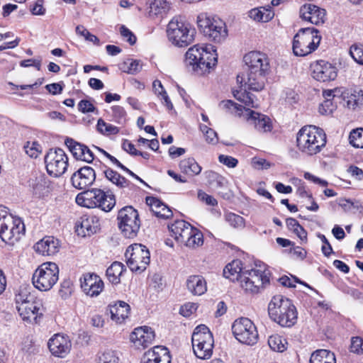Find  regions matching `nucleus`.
I'll use <instances>...</instances> for the list:
<instances>
[{"label":"nucleus","instance_id":"obj_60","mask_svg":"<svg viewBox=\"0 0 363 363\" xmlns=\"http://www.w3.org/2000/svg\"><path fill=\"white\" fill-rule=\"evenodd\" d=\"M318 238L321 240V241L324 244L321 248L323 255L325 257H329L332 253H333V248H332L329 241L328 240V239L326 238V237L324 235L319 234Z\"/></svg>","mask_w":363,"mask_h":363},{"label":"nucleus","instance_id":"obj_18","mask_svg":"<svg viewBox=\"0 0 363 363\" xmlns=\"http://www.w3.org/2000/svg\"><path fill=\"white\" fill-rule=\"evenodd\" d=\"M313 77L320 82L335 80L337 76V68L333 64L318 60L312 65Z\"/></svg>","mask_w":363,"mask_h":363},{"label":"nucleus","instance_id":"obj_48","mask_svg":"<svg viewBox=\"0 0 363 363\" xmlns=\"http://www.w3.org/2000/svg\"><path fill=\"white\" fill-rule=\"evenodd\" d=\"M24 150L29 157L36 158L41 153L42 147L38 142H27L24 145Z\"/></svg>","mask_w":363,"mask_h":363},{"label":"nucleus","instance_id":"obj_5","mask_svg":"<svg viewBox=\"0 0 363 363\" xmlns=\"http://www.w3.org/2000/svg\"><path fill=\"white\" fill-rule=\"evenodd\" d=\"M196 33V29L179 16L174 17L167 25L168 40L178 48H186L193 43Z\"/></svg>","mask_w":363,"mask_h":363},{"label":"nucleus","instance_id":"obj_30","mask_svg":"<svg viewBox=\"0 0 363 363\" xmlns=\"http://www.w3.org/2000/svg\"><path fill=\"white\" fill-rule=\"evenodd\" d=\"M341 95L350 109L355 110L363 106V91L359 89H345L341 92Z\"/></svg>","mask_w":363,"mask_h":363},{"label":"nucleus","instance_id":"obj_64","mask_svg":"<svg viewBox=\"0 0 363 363\" xmlns=\"http://www.w3.org/2000/svg\"><path fill=\"white\" fill-rule=\"evenodd\" d=\"M347 172L355 179L361 181L363 179V170L357 166L351 165Z\"/></svg>","mask_w":363,"mask_h":363},{"label":"nucleus","instance_id":"obj_54","mask_svg":"<svg viewBox=\"0 0 363 363\" xmlns=\"http://www.w3.org/2000/svg\"><path fill=\"white\" fill-rule=\"evenodd\" d=\"M350 351L353 353L363 354V339L359 337L352 338Z\"/></svg>","mask_w":363,"mask_h":363},{"label":"nucleus","instance_id":"obj_11","mask_svg":"<svg viewBox=\"0 0 363 363\" xmlns=\"http://www.w3.org/2000/svg\"><path fill=\"white\" fill-rule=\"evenodd\" d=\"M191 343L194 354L199 359H209L213 354V338L204 325L197 326L192 334Z\"/></svg>","mask_w":363,"mask_h":363},{"label":"nucleus","instance_id":"obj_3","mask_svg":"<svg viewBox=\"0 0 363 363\" xmlns=\"http://www.w3.org/2000/svg\"><path fill=\"white\" fill-rule=\"evenodd\" d=\"M323 130L315 125L301 128L296 135V147L303 154L313 156L319 153L326 145Z\"/></svg>","mask_w":363,"mask_h":363},{"label":"nucleus","instance_id":"obj_35","mask_svg":"<svg viewBox=\"0 0 363 363\" xmlns=\"http://www.w3.org/2000/svg\"><path fill=\"white\" fill-rule=\"evenodd\" d=\"M243 270L242 262L239 259H235L228 264L223 269V275L226 279L232 281H240Z\"/></svg>","mask_w":363,"mask_h":363},{"label":"nucleus","instance_id":"obj_58","mask_svg":"<svg viewBox=\"0 0 363 363\" xmlns=\"http://www.w3.org/2000/svg\"><path fill=\"white\" fill-rule=\"evenodd\" d=\"M220 163L225 164L228 167L234 168L237 166L238 161L235 157L228 155H220L218 157Z\"/></svg>","mask_w":363,"mask_h":363},{"label":"nucleus","instance_id":"obj_8","mask_svg":"<svg viewBox=\"0 0 363 363\" xmlns=\"http://www.w3.org/2000/svg\"><path fill=\"white\" fill-rule=\"evenodd\" d=\"M320 40L321 36L316 28H301L294 37L293 52L296 56H307L317 50Z\"/></svg>","mask_w":363,"mask_h":363},{"label":"nucleus","instance_id":"obj_17","mask_svg":"<svg viewBox=\"0 0 363 363\" xmlns=\"http://www.w3.org/2000/svg\"><path fill=\"white\" fill-rule=\"evenodd\" d=\"M45 163L48 173L58 177L67 170L68 157L62 149H50L45 156Z\"/></svg>","mask_w":363,"mask_h":363},{"label":"nucleus","instance_id":"obj_62","mask_svg":"<svg viewBox=\"0 0 363 363\" xmlns=\"http://www.w3.org/2000/svg\"><path fill=\"white\" fill-rule=\"evenodd\" d=\"M79 110L84 113L93 112L95 109L94 105L88 100H82L78 104Z\"/></svg>","mask_w":363,"mask_h":363},{"label":"nucleus","instance_id":"obj_37","mask_svg":"<svg viewBox=\"0 0 363 363\" xmlns=\"http://www.w3.org/2000/svg\"><path fill=\"white\" fill-rule=\"evenodd\" d=\"M310 363H335V357L328 350H318L311 354Z\"/></svg>","mask_w":363,"mask_h":363},{"label":"nucleus","instance_id":"obj_28","mask_svg":"<svg viewBox=\"0 0 363 363\" xmlns=\"http://www.w3.org/2000/svg\"><path fill=\"white\" fill-rule=\"evenodd\" d=\"M60 242L58 239L52 236H45L35 245L36 252L44 255L50 256L55 255L60 250Z\"/></svg>","mask_w":363,"mask_h":363},{"label":"nucleus","instance_id":"obj_22","mask_svg":"<svg viewBox=\"0 0 363 363\" xmlns=\"http://www.w3.org/2000/svg\"><path fill=\"white\" fill-rule=\"evenodd\" d=\"M325 10L312 4H306L300 9V17L312 24L323 23L325 19Z\"/></svg>","mask_w":363,"mask_h":363},{"label":"nucleus","instance_id":"obj_6","mask_svg":"<svg viewBox=\"0 0 363 363\" xmlns=\"http://www.w3.org/2000/svg\"><path fill=\"white\" fill-rule=\"evenodd\" d=\"M270 272L264 265L256 266L250 270L242 272L240 284L247 293H260L270 282Z\"/></svg>","mask_w":363,"mask_h":363},{"label":"nucleus","instance_id":"obj_2","mask_svg":"<svg viewBox=\"0 0 363 363\" xmlns=\"http://www.w3.org/2000/svg\"><path fill=\"white\" fill-rule=\"evenodd\" d=\"M216 52L212 45H195L186 52V67L197 74L208 72L217 64L218 55Z\"/></svg>","mask_w":363,"mask_h":363},{"label":"nucleus","instance_id":"obj_53","mask_svg":"<svg viewBox=\"0 0 363 363\" xmlns=\"http://www.w3.org/2000/svg\"><path fill=\"white\" fill-rule=\"evenodd\" d=\"M77 34L84 37V38L96 45L99 44V39L94 35L90 33L83 26H77L76 28Z\"/></svg>","mask_w":363,"mask_h":363},{"label":"nucleus","instance_id":"obj_43","mask_svg":"<svg viewBox=\"0 0 363 363\" xmlns=\"http://www.w3.org/2000/svg\"><path fill=\"white\" fill-rule=\"evenodd\" d=\"M269 347L276 352H282L286 349V341L278 335H271L268 339Z\"/></svg>","mask_w":363,"mask_h":363},{"label":"nucleus","instance_id":"obj_7","mask_svg":"<svg viewBox=\"0 0 363 363\" xmlns=\"http://www.w3.org/2000/svg\"><path fill=\"white\" fill-rule=\"evenodd\" d=\"M25 226L23 221L9 214L6 208L0 206V238L9 245H14L24 234Z\"/></svg>","mask_w":363,"mask_h":363},{"label":"nucleus","instance_id":"obj_1","mask_svg":"<svg viewBox=\"0 0 363 363\" xmlns=\"http://www.w3.org/2000/svg\"><path fill=\"white\" fill-rule=\"evenodd\" d=\"M243 60L247 67V80L240 75L237 76V80L239 81L241 78L240 83L245 81L250 90H262L265 85L266 76L270 70L269 58L262 52L252 51L246 54Z\"/></svg>","mask_w":363,"mask_h":363},{"label":"nucleus","instance_id":"obj_41","mask_svg":"<svg viewBox=\"0 0 363 363\" xmlns=\"http://www.w3.org/2000/svg\"><path fill=\"white\" fill-rule=\"evenodd\" d=\"M234 97L238 101L242 102L245 106L251 107V108H258L259 106V104L255 96L246 91H233Z\"/></svg>","mask_w":363,"mask_h":363},{"label":"nucleus","instance_id":"obj_12","mask_svg":"<svg viewBox=\"0 0 363 363\" xmlns=\"http://www.w3.org/2000/svg\"><path fill=\"white\" fill-rule=\"evenodd\" d=\"M198 26L204 35L216 43H220L228 35L225 23L218 18L201 13L197 17Z\"/></svg>","mask_w":363,"mask_h":363},{"label":"nucleus","instance_id":"obj_38","mask_svg":"<svg viewBox=\"0 0 363 363\" xmlns=\"http://www.w3.org/2000/svg\"><path fill=\"white\" fill-rule=\"evenodd\" d=\"M104 174L108 181L118 188H125L128 186L130 184V182L128 180L111 168H106L104 171Z\"/></svg>","mask_w":363,"mask_h":363},{"label":"nucleus","instance_id":"obj_31","mask_svg":"<svg viewBox=\"0 0 363 363\" xmlns=\"http://www.w3.org/2000/svg\"><path fill=\"white\" fill-rule=\"evenodd\" d=\"M172 236L179 242H183L184 239H186L188 233H191L193 226L183 220H176L174 223L168 225Z\"/></svg>","mask_w":363,"mask_h":363},{"label":"nucleus","instance_id":"obj_13","mask_svg":"<svg viewBox=\"0 0 363 363\" xmlns=\"http://www.w3.org/2000/svg\"><path fill=\"white\" fill-rule=\"evenodd\" d=\"M117 220L118 228L124 237L134 238L137 236L140 227L137 210L132 206H125L118 211Z\"/></svg>","mask_w":363,"mask_h":363},{"label":"nucleus","instance_id":"obj_34","mask_svg":"<svg viewBox=\"0 0 363 363\" xmlns=\"http://www.w3.org/2000/svg\"><path fill=\"white\" fill-rule=\"evenodd\" d=\"M186 286L194 295H202L207 290L206 280L199 275L190 276L186 280Z\"/></svg>","mask_w":363,"mask_h":363},{"label":"nucleus","instance_id":"obj_27","mask_svg":"<svg viewBox=\"0 0 363 363\" xmlns=\"http://www.w3.org/2000/svg\"><path fill=\"white\" fill-rule=\"evenodd\" d=\"M65 145L69 149L76 160H82L88 163H90L94 160V153L85 145L77 143L72 138H67L65 140Z\"/></svg>","mask_w":363,"mask_h":363},{"label":"nucleus","instance_id":"obj_42","mask_svg":"<svg viewBox=\"0 0 363 363\" xmlns=\"http://www.w3.org/2000/svg\"><path fill=\"white\" fill-rule=\"evenodd\" d=\"M249 17L254 21L268 22L273 17V13L264 8L252 9L249 11Z\"/></svg>","mask_w":363,"mask_h":363},{"label":"nucleus","instance_id":"obj_23","mask_svg":"<svg viewBox=\"0 0 363 363\" xmlns=\"http://www.w3.org/2000/svg\"><path fill=\"white\" fill-rule=\"evenodd\" d=\"M100 225V220L96 216H83L76 224V232L83 237L90 236L99 230Z\"/></svg>","mask_w":363,"mask_h":363},{"label":"nucleus","instance_id":"obj_29","mask_svg":"<svg viewBox=\"0 0 363 363\" xmlns=\"http://www.w3.org/2000/svg\"><path fill=\"white\" fill-rule=\"evenodd\" d=\"M146 203L152 213L159 218L168 219L173 216L172 211L161 200L156 197H146Z\"/></svg>","mask_w":363,"mask_h":363},{"label":"nucleus","instance_id":"obj_16","mask_svg":"<svg viewBox=\"0 0 363 363\" xmlns=\"http://www.w3.org/2000/svg\"><path fill=\"white\" fill-rule=\"evenodd\" d=\"M232 330L235 339L242 344L254 345L258 341L257 328L247 318L236 319L232 325Z\"/></svg>","mask_w":363,"mask_h":363},{"label":"nucleus","instance_id":"obj_47","mask_svg":"<svg viewBox=\"0 0 363 363\" xmlns=\"http://www.w3.org/2000/svg\"><path fill=\"white\" fill-rule=\"evenodd\" d=\"M99 363H118L117 352L110 349H106L99 356Z\"/></svg>","mask_w":363,"mask_h":363},{"label":"nucleus","instance_id":"obj_19","mask_svg":"<svg viewBox=\"0 0 363 363\" xmlns=\"http://www.w3.org/2000/svg\"><path fill=\"white\" fill-rule=\"evenodd\" d=\"M48 346L52 355L64 358L69 353L72 342L67 335L58 333L49 340Z\"/></svg>","mask_w":363,"mask_h":363},{"label":"nucleus","instance_id":"obj_36","mask_svg":"<svg viewBox=\"0 0 363 363\" xmlns=\"http://www.w3.org/2000/svg\"><path fill=\"white\" fill-rule=\"evenodd\" d=\"M179 168L183 173L190 176L199 174L202 169L195 159L192 157L182 160L179 163Z\"/></svg>","mask_w":363,"mask_h":363},{"label":"nucleus","instance_id":"obj_14","mask_svg":"<svg viewBox=\"0 0 363 363\" xmlns=\"http://www.w3.org/2000/svg\"><path fill=\"white\" fill-rule=\"evenodd\" d=\"M127 265L132 272L141 273L150 264V254L146 246L135 243L130 245L125 253Z\"/></svg>","mask_w":363,"mask_h":363},{"label":"nucleus","instance_id":"obj_52","mask_svg":"<svg viewBox=\"0 0 363 363\" xmlns=\"http://www.w3.org/2000/svg\"><path fill=\"white\" fill-rule=\"evenodd\" d=\"M111 111L112 117L116 122L122 123L125 121L126 113L122 106H113Z\"/></svg>","mask_w":363,"mask_h":363},{"label":"nucleus","instance_id":"obj_44","mask_svg":"<svg viewBox=\"0 0 363 363\" xmlns=\"http://www.w3.org/2000/svg\"><path fill=\"white\" fill-rule=\"evenodd\" d=\"M97 130L105 135H116L119 132V128L111 123L105 122L103 119L98 120Z\"/></svg>","mask_w":363,"mask_h":363},{"label":"nucleus","instance_id":"obj_45","mask_svg":"<svg viewBox=\"0 0 363 363\" xmlns=\"http://www.w3.org/2000/svg\"><path fill=\"white\" fill-rule=\"evenodd\" d=\"M349 140L353 147L363 148V128L352 130L350 132Z\"/></svg>","mask_w":363,"mask_h":363},{"label":"nucleus","instance_id":"obj_32","mask_svg":"<svg viewBox=\"0 0 363 363\" xmlns=\"http://www.w3.org/2000/svg\"><path fill=\"white\" fill-rule=\"evenodd\" d=\"M171 9V4L166 0H150L148 3L147 13L150 18H163Z\"/></svg>","mask_w":363,"mask_h":363},{"label":"nucleus","instance_id":"obj_46","mask_svg":"<svg viewBox=\"0 0 363 363\" xmlns=\"http://www.w3.org/2000/svg\"><path fill=\"white\" fill-rule=\"evenodd\" d=\"M225 217V220L234 228H243L245 225V219L238 214L228 213Z\"/></svg>","mask_w":363,"mask_h":363},{"label":"nucleus","instance_id":"obj_21","mask_svg":"<svg viewBox=\"0 0 363 363\" xmlns=\"http://www.w3.org/2000/svg\"><path fill=\"white\" fill-rule=\"evenodd\" d=\"M130 339L136 348L144 349L152 343L155 340V333L148 326L138 327L131 333Z\"/></svg>","mask_w":363,"mask_h":363},{"label":"nucleus","instance_id":"obj_39","mask_svg":"<svg viewBox=\"0 0 363 363\" xmlns=\"http://www.w3.org/2000/svg\"><path fill=\"white\" fill-rule=\"evenodd\" d=\"M182 243L189 248L194 249L200 247L203 243V234L200 230L193 227L191 233H188L186 239H184Z\"/></svg>","mask_w":363,"mask_h":363},{"label":"nucleus","instance_id":"obj_15","mask_svg":"<svg viewBox=\"0 0 363 363\" xmlns=\"http://www.w3.org/2000/svg\"><path fill=\"white\" fill-rule=\"evenodd\" d=\"M16 308L19 315L23 320H36L39 315H42V303L36 300L33 296L26 292H21L16 296Z\"/></svg>","mask_w":363,"mask_h":363},{"label":"nucleus","instance_id":"obj_49","mask_svg":"<svg viewBox=\"0 0 363 363\" xmlns=\"http://www.w3.org/2000/svg\"><path fill=\"white\" fill-rule=\"evenodd\" d=\"M122 69H123L124 72L135 74L141 70L142 64L140 60H128L123 63V67Z\"/></svg>","mask_w":363,"mask_h":363},{"label":"nucleus","instance_id":"obj_9","mask_svg":"<svg viewBox=\"0 0 363 363\" xmlns=\"http://www.w3.org/2000/svg\"><path fill=\"white\" fill-rule=\"evenodd\" d=\"M76 203L81 206L99 208L105 212H109L116 205V199L114 195L106 194L100 189H92L77 194Z\"/></svg>","mask_w":363,"mask_h":363},{"label":"nucleus","instance_id":"obj_10","mask_svg":"<svg viewBox=\"0 0 363 363\" xmlns=\"http://www.w3.org/2000/svg\"><path fill=\"white\" fill-rule=\"evenodd\" d=\"M58 279V266L54 262H45L35 270L32 282L39 291H48L54 286Z\"/></svg>","mask_w":363,"mask_h":363},{"label":"nucleus","instance_id":"obj_24","mask_svg":"<svg viewBox=\"0 0 363 363\" xmlns=\"http://www.w3.org/2000/svg\"><path fill=\"white\" fill-rule=\"evenodd\" d=\"M246 119L247 123L252 125L259 133L270 132L272 128L270 118L259 112L246 109Z\"/></svg>","mask_w":363,"mask_h":363},{"label":"nucleus","instance_id":"obj_25","mask_svg":"<svg viewBox=\"0 0 363 363\" xmlns=\"http://www.w3.org/2000/svg\"><path fill=\"white\" fill-rule=\"evenodd\" d=\"M81 287L86 295L97 296L103 290L104 282L96 274H86L81 279Z\"/></svg>","mask_w":363,"mask_h":363},{"label":"nucleus","instance_id":"obj_40","mask_svg":"<svg viewBox=\"0 0 363 363\" xmlns=\"http://www.w3.org/2000/svg\"><path fill=\"white\" fill-rule=\"evenodd\" d=\"M125 271L124 265L118 262H114L107 269L106 276L112 284L120 282V277Z\"/></svg>","mask_w":363,"mask_h":363},{"label":"nucleus","instance_id":"obj_50","mask_svg":"<svg viewBox=\"0 0 363 363\" xmlns=\"http://www.w3.org/2000/svg\"><path fill=\"white\" fill-rule=\"evenodd\" d=\"M350 53L352 57L357 63L363 65V45L361 44L353 45L350 49Z\"/></svg>","mask_w":363,"mask_h":363},{"label":"nucleus","instance_id":"obj_51","mask_svg":"<svg viewBox=\"0 0 363 363\" xmlns=\"http://www.w3.org/2000/svg\"><path fill=\"white\" fill-rule=\"evenodd\" d=\"M219 106L223 109L230 111L231 113H238L239 115L242 111V106L238 105L231 100L222 101Z\"/></svg>","mask_w":363,"mask_h":363},{"label":"nucleus","instance_id":"obj_55","mask_svg":"<svg viewBox=\"0 0 363 363\" xmlns=\"http://www.w3.org/2000/svg\"><path fill=\"white\" fill-rule=\"evenodd\" d=\"M198 199L206 203V205L211 206H216L218 204L217 200L211 195L207 194L202 190L198 191Z\"/></svg>","mask_w":363,"mask_h":363},{"label":"nucleus","instance_id":"obj_26","mask_svg":"<svg viewBox=\"0 0 363 363\" xmlns=\"http://www.w3.org/2000/svg\"><path fill=\"white\" fill-rule=\"evenodd\" d=\"M141 363H171V356L167 347L155 346L145 352Z\"/></svg>","mask_w":363,"mask_h":363},{"label":"nucleus","instance_id":"obj_20","mask_svg":"<svg viewBox=\"0 0 363 363\" xmlns=\"http://www.w3.org/2000/svg\"><path fill=\"white\" fill-rule=\"evenodd\" d=\"M95 179V172L93 168L89 166L81 167L71 177L73 186L78 189H85L91 186Z\"/></svg>","mask_w":363,"mask_h":363},{"label":"nucleus","instance_id":"obj_56","mask_svg":"<svg viewBox=\"0 0 363 363\" xmlns=\"http://www.w3.org/2000/svg\"><path fill=\"white\" fill-rule=\"evenodd\" d=\"M335 109V106L333 104V101L330 100H324L318 108L320 113L323 115L331 114Z\"/></svg>","mask_w":363,"mask_h":363},{"label":"nucleus","instance_id":"obj_59","mask_svg":"<svg viewBox=\"0 0 363 363\" xmlns=\"http://www.w3.org/2000/svg\"><path fill=\"white\" fill-rule=\"evenodd\" d=\"M159 87L161 89V92H159V96L161 97V100H163L162 104L167 107L168 110L173 108V104L171 102L166 91L164 89L160 82H158Z\"/></svg>","mask_w":363,"mask_h":363},{"label":"nucleus","instance_id":"obj_33","mask_svg":"<svg viewBox=\"0 0 363 363\" xmlns=\"http://www.w3.org/2000/svg\"><path fill=\"white\" fill-rule=\"evenodd\" d=\"M109 311L111 319L116 323L121 324L128 317L130 307L127 303L119 301L110 305Z\"/></svg>","mask_w":363,"mask_h":363},{"label":"nucleus","instance_id":"obj_4","mask_svg":"<svg viewBox=\"0 0 363 363\" xmlns=\"http://www.w3.org/2000/svg\"><path fill=\"white\" fill-rule=\"evenodd\" d=\"M269 315L282 327L294 325L297 319L296 307L291 301L282 295L274 296L268 306Z\"/></svg>","mask_w":363,"mask_h":363},{"label":"nucleus","instance_id":"obj_63","mask_svg":"<svg viewBox=\"0 0 363 363\" xmlns=\"http://www.w3.org/2000/svg\"><path fill=\"white\" fill-rule=\"evenodd\" d=\"M196 310V306L194 303H188L182 306L180 308V314L184 317H188Z\"/></svg>","mask_w":363,"mask_h":363},{"label":"nucleus","instance_id":"obj_61","mask_svg":"<svg viewBox=\"0 0 363 363\" xmlns=\"http://www.w3.org/2000/svg\"><path fill=\"white\" fill-rule=\"evenodd\" d=\"M252 163L255 168L259 169H267L271 167V164L263 158L255 157L252 159Z\"/></svg>","mask_w":363,"mask_h":363},{"label":"nucleus","instance_id":"obj_57","mask_svg":"<svg viewBox=\"0 0 363 363\" xmlns=\"http://www.w3.org/2000/svg\"><path fill=\"white\" fill-rule=\"evenodd\" d=\"M120 33L123 39L128 42L130 45H134L135 43L136 37L125 26H121V27L120 28Z\"/></svg>","mask_w":363,"mask_h":363}]
</instances>
